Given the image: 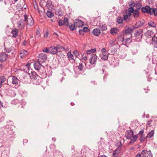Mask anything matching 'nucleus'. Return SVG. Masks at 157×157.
Here are the masks:
<instances>
[{
	"label": "nucleus",
	"instance_id": "obj_6",
	"mask_svg": "<svg viewBox=\"0 0 157 157\" xmlns=\"http://www.w3.org/2000/svg\"><path fill=\"white\" fill-rule=\"evenodd\" d=\"M14 132L12 127H10V128H9L6 131V134L7 137L8 138L13 137L14 136Z\"/></svg>",
	"mask_w": 157,
	"mask_h": 157
},
{
	"label": "nucleus",
	"instance_id": "obj_61",
	"mask_svg": "<svg viewBox=\"0 0 157 157\" xmlns=\"http://www.w3.org/2000/svg\"><path fill=\"white\" fill-rule=\"evenodd\" d=\"M53 35L55 37H58L59 36V35L56 33L55 32L53 33Z\"/></svg>",
	"mask_w": 157,
	"mask_h": 157
},
{
	"label": "nucleus",
	"instance_id": "obj_27",
	"mask_svg": "<svg viewBox=\"0 0 157 157\" xmlns=\"http://www.w3.org/2000/svg\"><path fill=\"white\" fill-rule=\"evenodd\" d=\"M4 50L5 52L7 53H9L12 50L13 47L12 46H8L7 45H4Z\"/></svg>",
	"mask_w": 157,
	"mask_h": 157
},
{
	"label": "nucleus",
	"instance_id": "obj_33",
	"mask_svg": "<svg viewBox=\"0 0 157 157\" xmlns=\"http://www.w3.org/2000/svg\"><path fill=\"white\" fill-rule=\"evenodd\" d=\"M101 59L104 60H107L108 59V55L107 53L102 54V55H100Z\"/></svg>",
	"mask_w": 157,
	"mask_h": 157
},
{
	"label": "nucleus",
	"instance_id": "obj_51",
	"mask_svg": "<svg viewBox=\"0 0 157 157\" xmlns=\"http://www.w3.org/2000/svg\"><path fill=\"white\" fill-rule=\"evenodd\" d=\"M119 153V152L115 150L113 152V155L114 156L116 157H117L119 156L118 154Z\"/></svg>",
	"mask_w": 157,
	"mask_h": 157
},
{
	"label": "nucleus",
	"instance_id": "obj_21",
	"mask_svg": "<svg viewBox=\"0 0 157 157\" xmlns=\"http://www.w3.org/2000/svg\"><path fill=\"white\" fill-rule=\"evenodd\" d=\"M146 36L147 38H150L154 36H156L155 34L151 30H148L146 33Z\"/></svg>",
	"mask_w": 157,
	"mask_h": 157
},
{
	"label": "nucleus",
	"instance_id": "obj_37",
	"mask_svg": "<svg viewBox=\"0 0 157 157\" xmlns=\"http://www.w3.org/2000/svg\"><path fill=\"white\" fill-rule=\"evenodd\" d=\"M119 31L117 28H112L110 30V33L112 35L114 34H116Z\"/></svg>",
	"mask_w": 157,
	"mask_h": 157
},
{
	"label": "nucleus",
	"instance_id": "obj_17",
	"mask_svg": "<svg viewBox=\"0 0 157 157\" xmlns=\"http://www.w3.org/2000/svg\"><path fill=\"white\" fill-rule=\"evenodd\" d=\"M41 77L39 76V78H36L35 79L32 80V82L33 84L35 85H39L40 84L41 82Z\"/></svg>",
	"mask_w": 157,
	"mask_h": 157
},
{
	"label": "nucleus",
	"instance_id": "obj_55",
	"mask_svg": "<svg viewBox=\"0 0 157 157\" xmlns=\"http://www.w3.org/2000/svg\"><path fill=\"white\" fill-rule=\"evenodd\" d=\"M11 103L13 104L16 105L18 103V100L17 99H15L12 101Z\"/></svg>",
	"mask_w": 157,
	"mask_h": 157
},
{
	"label": "nucleus",
	"instance_id": "obj_52",
	"mask_svg": "<svg viewBox=\"0 0 157 157\" xmlns=\"http://www.w3.org/2000/svg\"><path fill=\"white\" fill-rule=\"evenodd\" d=\"M115 41V40L114 39H113L109 41V44L111 45L112 47L114 45V43Z\"/></svg>",
	"mask_w": 157,
	"mask_h": 157
},
{
	"label": "nucleus",
	"instance_id": "obj_38",
	"mask_svg": "<svg viewBox=\"0 0 157 157\" xmlns=\"http://www.w3.org/2000/svg\"><path fill=\"white\" fill-rule=\"evenodd\" d=\"M136 9L140 10L142 6L141 3L140 1L136 2Z\"/></svg>",
	"mask_w": 157,
	"mask_h": 157
},
{
	"label": "nucleus",
	"instance_id": "obj_8",
	"mask_svg": "<svg viewBox=\"0 0 157 157\" xmlns=\"http://www.w3.org/2000/svg\"><path fill=\"white\" fill-rule=\"evenodd\" d=\"M47 59V56L45 54L41 53L39 55L38 61L40 63H43Z\"/></svg>",
	"mask_w": 157,
	"mask_h": 157
},
{
	"label": "nucleus",
	"instance_id": "obj_12",
	"mask_svg": "<svg viewBox=\"0 0 157 157\" xmlns=\"http://www.w3.org/2000/svg\"><path fill=\"white\" fill-rule=\"evenodd\" d=\"M74 23L76 28L80 27L83 25V22L81 20L76 19L74 21Z\"/></svg>",
	"mask_w": 157,
	"mask_h": 157
},
{
	"label": "nucleus",
	"instance_id": "obj_19",
	"mask_svg": "<svg viewBox=\"0 0 157 157\" xmlns=\"http://www.w3.org/2000/svg\"><path fill=\"white\" fill-rule=\"evenodd\" d=\"M151 43L155 48H157V36L153 37L152 38Z\"/></svg>",
	"mask_w": 157,
	"mask_h": 157
},
{
	"label": "nucleus",
	"instance_id": "obj_60",
	"mask_svg": "<svg viewBox=\"0 0 157 157\" xmlns=\"http://www.w3.org/2000/svg\"><path fill=\"white\" fill-rule=\"evenodd\" d=\"M30 66V63H28L25 65V67H27V68L29 69V67Z\"/></svg>",
	"mask_w": 157,
	"mask_h": 157
},
{
	"label": "nucleus",
	"instance_id": "obj_3",
	"mask_svg": "<svg viewBox=\"0 0 157 157\" xmlns=\"http://www.w3.org/2000/svg\"><path fill=\"white\" fill-rule=\"evenodd\" d=\"M127 28V27L126 28ZM128 34V29H126L124 34H123V37L121 38H120L119 40L123 44L125 45L126 47H128L127 45V42L128 41V39L126 37L125 38V36H126V35Z\"/></svg>",
	"mask_w": 157,
	"mask_h": 157
},
{
	"label": "nucleus",
	"instance_id": "obj_18",
	"mask_svg": "<svg viewBox=\"0 0 157 157\" xmlns=\"http://www.w3.org/2000/svg\"><path fill=\"white\" fill-rule=\"evenodd\" d=\"M86 53H81V58L79 59L81 60H82V61L84 62L85 63L86 66V64L85 62L86 61L87 59V57L85 55Z\"/></svg>",
	"mask_w": 157,
	"mask_h": 157
},
{
	"label": "nucleus",
	"instance_id": "obj_45",
	"mask_svg": "<svg viewBox=\"0 0 157 157\" xmlns=\"http://www.w3.org/2000/svg\"><path fill=\"white\" fill-rule=\"evenodd\" d=\"M6 78L4 76H1L0 77V86L6 81Z\"/></svg>",
	"mask_w": 157,
	"mask_h": 157
},
{
	"label": "nucleus",
	"instance_id": "obj_57",
	"mask_svg": "<svg viewBox=\"0 0 157 157\" xmlns=\"http://www.w3.org/2000/svg\"><path fill=\"white\" fill-rule=\"evenodd\" d=\"M132 139L134 141H135L138 137L137 135H136L134 136H133L132 137Z\"/></svg>",
	"mask_w": 157,
	"mask_h": 157
},
{
	"label": "nucleus",
	"instance_id": "obj_10",
	"mask_svg": "<svg viewBox=\"0 0 157 157\" xmlns=\"http://www.w3.org/2000/svg\"><path fill=\"white\" fill-rule=\"evenodd\" d=\"M126 14L124 15V18L123 19L122 17L118 16L117 18V22L118 24H121L123 22V20H126L128 19V13H127V10L126 11Z\"/></svg>",
	"mask_w": 157,
	"mask_h": 157
},
{
	"label": "nucleus",
	"instance_id": "obj_16",
	"mask_svg": "<svg viewBox=\"0 0 157 157\" xmlns=\"http://www.w3.org/2000/svg\"><path fill=\"white\" fill-rule=\"evenodd\" d=\"M57 53V49L54 46L50 47V53L52 54H56Z\"/></svg>",
	"mask_w": 157,
	"mask_h": 157
},
{
	"label": "nucleus",
	"instance_id": "obj_1",
	"mask_svg": "<svg viewBox=\"0 0 157 157\" xmlns=\"http://www.w3.org/2000/svg\"><path fill=\"white\" fill-rule=\"evenodd\" d=\"M132 15L135 18H138L139 15L140 13L139 10L137 9L134 10L132 7H129L128 8V17Z\"/></svg>",
	"mask_w": 157,
	"mask_h": 157
},
{
	"label": "nucleus",
	"instance_id": "obj_39",
	"mask_svg": "<svg viewBox=\"0 0 157 157\" xmlns=\"http://www.w3.org/2000/svg\"><path fill=\"white\" fill-rule=\"evenodd\" d=\"M47 16L48 17L51 18L54 16V13L51 11H48L46 13Z\"/></svg>",
	"mask_w": 157,
	"mask_h": 157
},
{
	"label": "nucleus",
	"instance_id": "obj_48",
	"mask_svg": "<svg viewBox=\"0 0 157 157\" xmlns=\"http://www.w3.org/2000/svg\"><path fill=\"white\" fill-rule=\"evenodd\" d=\"M69 28L71 30V31H74L75 29H76V27L74 23V25L71 24V25L69 26Z\"/></svg>",
	"mask_w": 157,
	"mask_h": 157
},
{
	"label": "nucleus",
	"instance_id": "obj_49",
	"mask_svg": "<svg viewBox=\"0 0 157 157\" xmlns=\"http://www.w3.org/2000/svg\"><path fill=\"white\" fill-rule=\"evenodd\" d=\"M73 54L75 56L76 58H77L78 56H79L80 54H79L77 50H75L73 52Z\"/></svg>",
	"mask_w": 157,
	"mask_h": 157
},
{
	"label": "nucleus",
	"instance_id": "obj_7",
	"mask_svg": "<svg viewBox=\"0 0 157 157\" xmlns=\"http://www.w3.org/2000/svg\"><path fill=\"white\" fill-rule=\"evenodd\" d=\"M39 74L41 76V78H45L47 77V74L45 71V69L44 67L38 71Z\"/></svg>",
	"mask_w": 157,
	"mask_h": 157
},
{
	"label": "nucleus",
	"instance_id": "obj_63",
	"mask_svg": "<svg viewBox=\"0 0 157 157\" xmlns=\"http://www.w3.org/2000/svg\"><path fill=\"white\" fill-rule=\"evenodd\" d=\"M144 131L143 130H141L140 131L139 133V135H143V134L144 133Z\"/></svg>",
	"mask_w": 157,
	"mask_h": 157
},
{
	"label": "nucleus",
	"instance_id": "obj_28",
	"mask_svg": "<svg viewBox=\"0 0 157 157\" xmlns=\"http://www.w3.org/2000/svg\"><path fill=\"white\" fill-rule=\"evenodd\" d=\"M11 33L13 34V36L16 37L18 34V31L17 29L15 28L12 30Z\"/></svg>",
	"mask_w": 157,
	"mask_h": 157
},
{
	"label": "nucleus",
	"instance_id": "obj_11",
	"mask_svg": "<svg viewBox=\"0 0 157 157\" xmlns=\"http://www.w3.org/2000/svg\"><path fill=\"white\" fill-rule=\"evenodd\" d=\"M8 55L5 52H2L0 54V61L3 63L8 58Z\"/></svg>",
	"mask_w": 157,
	"mask_h": 157
},
{
	"label": "nucleus",
	"instance_id": "obj_42",
	"mask_svg": "<svg viewBox=\"0 0 157 157\" xmlns=\"http://www.w3.org/2000/svg\"><path fill=\"white\" fill-rule=\"evenodd\" d=\"M133 136V132L132 130H128V139L131 138Z\"/></svg>",
	"mask_w": 157,
	"mask_h": 157
},
{
	"label": "nucleus",
	"instance_id": "obj_13",
	"mask_svg": "<svg viewBox=\"0 0 157 157\" xmlns=\"http://www.w3.org/2000/svg\"><path fill=\"white\" fill-rule=\"evenodd\" d=\"M141 10L144 13H150L151 14H152L151 8L148 6H146L144 7H142L141 8Z\"/></svg>",
	"mask_w": 157,
	"mask_h": 157
},
{
	"label": "nucleus",
	"instance_id": "obj_22",
	"mask_svg": "<svg viewBox=\"0 0 157 157\" xmlns=\"http://www.w3.org/2000/svg\"><path fill=\"white\" fill-rule=\"evenodd\" d=\"M144 23V22L141 21H139L136 23L135 26H133V28L134 29L139 28L143 25Z\"/></svg>",
	"mask_w": 157,
	"mask_h": 157
},
{
	"label": "nucleus",
	"instance_id": "obj_32",
	"mask_svg": "<svg viewBox=\"0 0 157 157\" xmlns=\"http://www.w3.org/2000/svg\"><path fill=\"white\" fill-rule=\"evenodd\" d=\"M53 5L52 4V2L51 1L48 0L46 5V7L49 10L51 9Z\"/></svg>",
	"mask_w": 157,
	"mask_h": 157
},
{
	"label": "nucleus",
	"instance_id": "obj_2",
	"mask_svg": "<svg viewBox=\"0 0 157 157\" xmlns=\"http://www.w3.org/2000/svg\"><path fill=\"white\" fill-rule=\"evenodd\" d=\"M24 20L21 19L18 22V27L19 29L21 30L24 28L25 24V21H26L28 19L26 14H25L24 15Z\"/></svg>",
	"mask_w": 157,
	"mask_h": 157
},
{
	"label": "nucleus",
	"instance_id": "obj_44",
	"mask_svg": "<svg viewBox=\"0 0 157 157\" xmlns=\"http://www.w3.org/2000/svg\"><path fill=\"white\" fill-rule=\"evenodd\" d=\"M78 69L80 71H83V66L82 63H79L78 66L77 67Z\"/></svg>",
	"mask_w": 157,
	"mask_h": 157
},
{
	"label": "nucleus",
	"instance_id": "obj_26",
	"mask_svg": "<svg viewBox=\"0 0 157 157\" xmlns=\"http://www.w3.org/2000/svg\"><path fill=\"white\" fill-rule=\"evenodd\" d=\"M27 21V24L28 25L31 26L33 25L34 24V21L33 18L31 17L30 18L26 20Z\"/></svg>",
	"mask_w": 157,
	"mask_h": 157
},
{
	"label": "nucleus",
	"instance_id": "obj_23",
	"mask_svg": "<svg viewBox=\"0 0 157 157\" xmlns=\"http://www.w3.org/2000/svg\"><path fill=\"white\" fill-rule=\"evenodd\" d=\"M30 76L31 80H32L35 79V78H36L37 77L39 78V76H38L35 72L32 71Z\"/></svg>",
	"mask_w": 157,
	"mask_h": 157
},
{
	"label": "nucleus",
	"instance_id": "obj_36",
	"mask_svg": "<svg viewBox=\"0 0 157 157\" xmlns=\"http://www.w3.org/2000/svg\"><path fill=\"white\" fill-rule=\"evenodd\" d=\"M96 49L94 48L93 49H90L87 51L86 54L87 55H90L94 54L93 53H95L96 52Z\"/></svg>",
	"mask_w": 157,
	"mask_h": 157
},
{
	"label": "nucleus",
	"instance_id": "obj_59",
	"mask_svg": "<svg viewBox=\"0 0 157 157\" xmlns=\"http://www.w3.org/2000/svg\"><path fill=\"white\" fill-rule=\"evenodd\" d=\"M101 52H102V54L106 53V50L104 48H103L102 49Z\"/></svg>",
	"mask_w": 157,
	"mask_h": 157
},
{
	"label": "nucleus",
	"instance_id": "obj_58",
	"mask_svg": "<svg viewBox=\"0 0 157 157\" xmlns=\"http://www.w3.org/2000/svg\"><path fill=\"white\" fill-rule=\"evenodd\" d=\"M145 139V137L144 135H141L140 140L141 142H143Z\"/></svg>",
	"mask_w": 157,
	"mask_h": 157
},
{
	"label": "nucleus",
	"instance_id": "obj_47",
	"mask_svg": "<svg viewBox=\"0 0 157 157\" xmlns=\"http://www.w3.org/2000/svg\"><path fill=\"white\" fill-rule=\"evenodd\" d=\"M117 49L116 48L112 49L111 50V54L112 55H115L117 52Z\"/></svg>",
	"mask_w": 157,
	"mask_h": 157
},
{
	"label": "nucleus",
	"instance_id": "obj_20",
	"mask_svg": "<svg viewBox=\"0 0 157 157\" xmlns=\"http://www.w3.org/2000/svg\"><path fill=\"white\" fill-rule=\"evenodd\" d=\"M12 84L15 85H17L18 84V82L20 81L17 79V77L14 76H12Z\"/></svg>",
	"mask_w": 157,
	"mask_h": 157
},
{
	"label": "nucleus",
	"instance_id": "obj_50",
	"mask_svg": "<svg viewBox=\"0 0 157 157\" xmlns=\"http://www.w3.org/2000/svg\"><path fill=\"white\" fill-rule=\"evenodd\" d=\"M154 134V131L153 130H152L151 132H149L147 134V137L149 138H151L152 136H153Z\"/></svg>",
	"mask_w": 157,
	"mask_h": 157
},
{
	"label": "nucleus",
	"instance_id": "obj_43",
	"mask_svg": "<svg viewBox=\"0 0 157 157\" xmlns=\"http://www.w3.org/2000/svg\"><path fill=\"white\" fill-rule=\"evenodd\" d=\"M117 144L118 145V146L116 150L117 151L119 152L121 151V147L122 145L121 141L118 142Z\"/></svg>",
	"mask_w": 157,
	"mask_h": 157
},
{
	"label": "nucleus",
	"instance_id": "obj_30",
	"mask_svg": "<svg viewBox=\"0 0 157 157\" xmlns=\"http://www.w3.org/2000/svg\"><path fill=\"white\" fill-rule=\"evenodd\" d=\"M99 28L102 31H105L107 29V25L106 24H100L99 25Z\"/></svg>",
	"mask_w": 157,
	"mask_h": 157
},
{
	"label": "nucleus",
	"instance_id": "obj_34",
	"mask_svg": "<svg viewBox=\"0 0 157 157\" xmlns=\"http://www.w3.org/2000/svg\"><path fill=\"white\" fill-rule=\"evenodd\" d=\"M55 14L59 16H62L63 15V13L61 9H58L56 10Z\"/></svg>",
	"mask_w": 157,
	"mask_h": 157
},
{
	"label": "nucleus",
	"instance_id": "obj_5",
	"mask_svg": "<svg viewBox=\"0 0 157 157\" xmlns=\"http://www.w3.org/2000/svg\"><path fill=\"white\" fill-rule=\"evenodd\" d=\"M58 25L60 26L65 25L67 27H68L69 26L68 19L67 18L64 17L63 20H59L58 22Z\"/></svg>",
	"mask_w": 157,
	"mask_h": 157
},
{
	"label": "nucleus",
	"instance_id": "obj_4",
	"mask_svg": "<svg viewBox=\"0 0 157 157\" xmlns=\"http://www.w3.org/2000/svg\"><path fill=\"white\" fill-rule=\"evenodd\" d=\"M142 35L143 31L142 30H139L134 34L135 39L137 41H140L141 40Z\"/></svg>",
	"mask_w": 157,
	"mask_h": 157
},
{
	"label": "nucleus",
	"instance_id": "obj_35",
	"mask_svg": "<svg viewBox=\"0 0 157 157\" xmlns=\"http://www.w3.org/2000/svg\"><path fill=\"white\" fill-rule=\"evenodd\" d=\"M133 30L130 27H128V42L130 38L132 37V33H133Z\"/></svg>",
	"mask_w": 157,
	"mask_h": 157
},
{
	"label": "nucleus",
	"instance_id": "obj_25",
	"mask_svg": "<svg viewBox=\"0 0 157 157\" xmlns=\"http://www.w3.org/2000/svg\"><path fill=\"white\" fill-rule=\"evenodd\" d=\"M20 57L23 58L25 56L28 55V52L27 51L23 49L20 52Z\"/></svg>",
	"mask_w": 157,
	"mask_h": 157
},
{
	"label": "nucleus",
	"instance_id": "obj_24",
	"mask_svg": "<svg viewBox=\"0 0 157 157\" xmlns=\"http://www.w3.org/2000/svg\"><path fill=\"white\" fill-rule=\"evenodd\" d=\"M92 32L95 36H99L101 33L100 30L97 28L94 29L93 30Z\"/></svg>",
	"mask_w": 157,
	"mask_h": 157
},
{
	"label": "nucleus",
	"instance_id": "obj_31",
	"mask_svg": "<svg viewBox=\"0 0 157 157\" xmlns=\"http://www.w3.org/2000/svg\"><path fill=\"white\" fill-rule=\"evenodd\" d=\"M56 48L57 49L58 51H67V50L64 47L59 45H57L56 46Z\"/></svg>",
	"mask_w": 157,
	"mask_h": 157
},
{
	"label": "nucleus",
	"instance_id": "obj_40",
	"mask_svg": "<svg viewBox=\"0 0 157 157\" xmlns=\"http://www.w3.org/2000/svg\"><path fill=\"white\" fill-rule=\"evenodd\" d=\"M128 4L129 6H130V7H132L133 8H134V7L136 6V3L133 0L130 1L129 2V3H128Z\"/></svg>",
	"mask_w": 157,
	"mask_h": 157
},
{
	"label": "nucleus",
	"instance_id": "obj_15",
	"mask_svg": "<svg viewBox=\"0 0 157 157\" xmlns=\"http://www.w3.org/2000/svg\"><path fill=\"white\" fill-rule=\"evenodd\" d=\"M97 60V56L96 54H92L90 59V62L92 64H94Z\"/></svg>",
	"mask_w": 157,
	"mask_h": 157
},
{
	"label": "nucleus",
	"instance_id": "obj_29",
	"mask_svg": "<svg viewBox=\"0 0 157 157\" xmlns=\"http://www.w3.org/2000/svg\"><path fill=\"white\" fill-rule=\"evenodd\" d=\"M67 56L69 60H72L74 61V62H75V59H74V56L70 52H69L67 53Z\"/></svg>",
	"mask_w": 157,
	"mask_h": 157
},
{
	"label": "nucleus",
	"instance_id": "obj_14",
	"mask_svg": "<svg viewBox=\"0 0 157 157\" xmlns=\"http://www.w3.org/2000/svg\"><path fill=\"white\" fill-rule=\"evenodd\" d=\"M41 63L38 61H35L34 62V67L35 69L37 71L41 68L42 67H43V66L40 63Z\"/></svg>",
	"mask_w": 157,
	"mask_h": 157
},
{
	"label": "nucleus",
	"instance_id": "obj_46",
	"mask_svg": "<svg viewBox=\"0 0 157 157\" xmlns=\"http://www.w3.org/2000/svg\"><path fill=\"white\" fill-rule=\"evenodd\" d=\"M152 14L153 13L155 16H157V9L154 8L151 10Z\"/></svg>",
	"mask_w": 157,
	"mask_h": 157
},
{
	"label": "nucleus",
	"instance_id": "obj_56",
	"mask_svg": "<svg viewBox=\"0 0 157 157\" xmlns=\"http://www.w3.org/2000/svg\"><path fill=\"white\" fill-rule=\"evenodd\" d=\"M78 32H79V33L80 35H82V36H83L84 35V32L83 31V30L82 29L79 30Z\"/></svg>",
	"mask_w": 157,
	"mask_h": 157
},
{
	"label": "nucleus",
	"instance_id": "obj_54",
	"mask_svg": "<svg viewBox=\"0 0 157 157\" xmlns=\"http://www.w3.org/2000/svg\"><path fill=\"white\" fill-rule=\"evenodd\" d=\"M43 51L44 52H45L47 53H50V47L49 48H45L43 50Z\"/></svg>",
	"mask_w": 157,
	"mask_h": 157
},
{
	"label": "nucleus",
	"instance_id": "obj_9",
	"mask_svg": "<svg viewBox=\"0 0 157 157\" xmlns=\"http://www.w3.org/2000/svg\"><path fill=\"white\" fill-rule=\"evenodd\" d=\"M142 156H145L147 157H152V155L151 154V151L150 150L148 151H146L145 150H143L141 152Z\"/></svg>",
	"mask_w": 157,
	"mask_h": 157
},
{
	"label": "nucleus",
	"instance_id": "obj_53",
	"mask_svg": "<svg viewBox=\"0 0 157 157\" xmlns=\"http://www.w3.org/2000/svg\"><path fill=\"white\" fill-rule=\"evenodd\" d=\"M82 30L85 33H88L89 31V29L87 27H83Z\"/></svg>",
	"mask_w": 157,
	"mask_h": 157
},
{
	"label": "nucleus",
	"instance_id": "obj_64",
	"mask_svg": "<svg viewBox=\"0 0 157 157\" xmlns=\"http://www.w3.org/2000/svg\"><path fill=\"white\" fill-rule=\"evenodd\" d=\"M18 6H18H20V8L21 10L22 9H23L24 8V5H23V4L22 5L20 4H18L17 5Z\"/></svg>",
	"mask_w": 157,
	"mask_h": 157
},
{
	"label": "nucleus",
	"instance_id": "obj_62",
	"mask_svg": "<svg viewBox=\"0 0 157 157\" xmlns=\"http://www.w3.org/2000/svg\"><path fill=\"white\" fill-rule=\"evenodd\" d=\"M48 32L46 31L44 34V36L46 37H48Z\"/></svg>",
	"mask_w": 157,
	"mask_h": 157
},
{
	"label": "nucleus",
	"instance_id": "obj_41",
	"mask_svg": "<svg viewBox=\"0 0 157 157\" xmlns=\"http://www.w3.org/2000/svg\"><path fill=\"white\" fill-rule=\"evenodd\" d=\"M148 25L150 27L155 28L156 26V24L153 21H150L148 22Z\"/></svg>",
	"mask_w": 157,
	"mask_h": 157
}]
</instances>
